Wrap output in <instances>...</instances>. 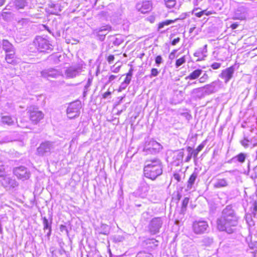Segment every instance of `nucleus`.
Here are the masks:
<instances>
[{
	"label": "nucleus",
	"mask_w": 257,
	"mask_h": 257,
	"mask_svg": "<svg viewBox=\"0 0 257 257\" xmlns=\"http://www.w3.org/2000/svg\"><path fill=\"white\" fill-rule=\"evenodd\" d=\"M238 217L231 205H227L222 211V214L217 220V227L220 231L230 234L235 230L238 224Z\"/></svg>",
	"instance_id": "1"
},
{
	"label": "nucleus",
	"mask_w": 257,
	"mask_h": 257,
	"mask_svg": "<svg viewBox=\"0 0 257 257\" xmlns=\"http://www.w3.org/2000/svg\"><path fill=\"white\" fill-rule=\"evenodd\" d=\"M144 172L147 178L155 180L163 172V165L161 160L157 158L146 160Z\"/></svg>",
	"instance_id": "2"
},
{
	"label": "nucleus",
	"mask_w": 257,
	"mask_h": 257,
	"mask_svg": "<svg viewBox=\"0 0 257 257\" xmlns=\"http://www.w3.org/2000/svg\"><path fill=\"white\" fill-rule=\"evenodd\" d=\"M34 43L38 50L40 52L49 53L53 50V46L49 41L42 37H37Z\"/></svg>",
	"instance_id": "3"
},
{
	"label": "nucleus",
	"mask_w": 257,
	"mask_h": 257,
	"mask_svg": "<svg viewBox=\"0 0 257 257\" xmlns=\"http://www.w3.org/2000/svg\"><path fill=\"white\" fill-rule=\"evenodd\" d=\"M81 107V102L79 100L70 103L67 109L68 117L70 119L78 117L80 115Z\"/></svg>",
	"instance_id": "4"
},
{
	"label": "nucleus",
	"mask_w": 257,
	"mask_h": 257,
	"mask_svg": "<svg viewBox=\"0 0 257 257\" xmlns=\"http://www.w3.org/2000/svg\"><path fill=\"white\" fill-rule=\"evenodd\" d=\"M209 228L208 222L202 219L195 220L192 224V229L194 233L202 234L207 231Z\"/></svg>",
	"instance_id": "5"
},
{
	"label": "nucleus",
	"mask_w": 257,
	"mask_h": 257,
	"mask_svg": "<svg viewBox=\"0 0 257 257\" xmlns=\"http://www.w3.org/2000/svg\"><path fill=\"white\" fill-rule=\"evenodd\" d=\"M28 113L32 122L37 124L44 117L43 113L35 106H31L28 108Z\"/></svg>",
	"instance_id": "6"
},
{
	"label": "nucleus",
	"mask_w": 257,
	"mask_h": 257,
	"mask_svg": "<svg viewBox=\"0 0 257 257\" xmlns=\"http://www.w3.org/2000/svg\"><path fill=\"white\" fill-rule=\"evenodd\" d=\"M222 87V82L219 79H217L204 86V88L205 90V92L207 95L217 92Z\"/></svg>",
	"instance_id": "7"
},
{
	"label": "nucleus",
	"mask_w": 257,
	"mask_h": 257,
	"mask_svg": "<svg viewBox=\"0 0 257 257\" xmlns=\"http://www.w3.org/2000/svg\"><path fill=\"white\" fill-rule=\"evenodd\" d=\"M54 149V143L46 141L41 143L40 146L37 148V153L40 156L47 155L51 153Z\"/></svg>",
	"instance_id": "8"
},
{
	"label": "nucleus",
	"mask_w": 257,
	"mask_h": 257,
	"mask_svg": "<svg viewBox=\"0 0 257 257\" xmlns=\"http://www.w3.org/2000/svg\"><path fill=\"white\" fill-rule=\"evenodd\" d=\"M162 224L163 221L161 218L155 217L153 218L149 225V229L150 233L152 234L158 233Z\"/></svg>",
	"instance_id": "9"
},
{
	"label": "nucleus",
	"mask_w": 257,
	"mask_h": 257,
	"mask_svg": "<svg viewBox=\"0 0 257 257\" xmlns=\"http://www.w3.org/2000/svg\"><path fill=\"white\" fill-rule=\"evenodd\" d=\"M41 74L42 77L49 79L51 78H56L59 76L62 75V72L59 70L50 68L42 71Z\"/></svg>",
	"instance_id": "10"
},
{
	"label": "nucleus",
	"mask_w": 257,
	"mask_h": 257,
	"mask_svg": "<svg viewBox=\"0 0 257 257\" xmlns=\"http://www.w3.org/2000/svg\"><path fill=\"white\" fill-rule=\"evenodd\" d=\"M161 149V145L159 143L154 140H151L148 143H146L144 151L147 153L154 154L158 152Z\"/></svg>",
	"instance_id": "11"
},
{
	"label": "nucleus",
	"mask_w": 257,
	"mask_h": 257,
	"mask_svg": "<svg viewBox=\"0 0 257 257\" xmlns=\"http://www.w3.org/2000/svg\"><path fill=\"white\" fill-rule=\"evenodd\" d=\"M14 174L18 179L22 180H27L30 178V172L28 169L24 167L20 166L14 169Z\"/></svg>",
	"instance_id": "12"
},
{
	"label": "nucleus",
	"mask_w": 257,
	"mask_h": 257,
	"mask_svg": "<svg viewBox=\"0 0 257 257\" xmlns=\"http://www.w3.org/2000/svg\"><path fill=\"white\" fill-rule=\"evenodd\" d=\"M1 182L2 186L7 190H11L18 186L16 180L8 176H3Z\"/></svg>",
	"instance_id": "13"
},
{
	"label": "nucleus",
	"mask_w": 257,
	"mask_h": 257,
	"mask_svg": "<svg viewBox=\"0 0 257 257\" xmlns=\"http://www.w3.org/2000/svg\"><path fill=\"white\" fill-rule=\"evenodd\" d=\"M234 71V66H231L222 70L221 73L219 75V77L224 80V83L227 84L233 77Z\"/></svg>",
	"instance_id": "14"
},
{
	"label": "nucleus",
	"mask_w": 257,
	"mask_h": 257,
	"mask_svg": "<svg viewBox=\"0 0 257 257\" xmlns=\"http://www.w3.org/2000/svg\"><path fill=\"white\" fill-rule=\"evenodd\" d=\"M82 71L80 66H71L65 70V76L66 78H73L79 76Z\"/></svg>",
	"instance_id": "15"
},
{
	"label": "nucleus",
	"mask_w": 257,
	"mask_h": 257,
	"mask_svg": "<svg viewBox=\"0 0 257 257\" xmlns=\"http://www.w3.org/2000/svg\"><path fill=\"white\" fill-rule=\"evenodd\" d=\"M136 9L142 14L147 13L152 9V3L150 1L139 2L136 5Z\"/></svg>",
	"instance_id": "16"
},
{
	"label": "nucleus",
	"mask_w": 257,
	"mask_h": 257,
	"mask_svg": "<svg viewBox=\"0 0 257 257\" xmlns=\"http://www.w3.org/2000/svg\"><path fill=\"white\" fill-rule=\"evenodd\" d=\"M111 27L108 25L102 26L99 29H96L94 30L93 33L95 34L98 38V39L103 41L105 38V35L107 34V32L109 31Z\"/></svg>",
	"instance_id": "17"
},
{
	"label": "nucleus",
	"mask_w": 257,
	"mask_h": 257,
	"mask_svg": "<svg viewBox=\"0 0 257 257\" xmlns=\"http://www.w3.org/2000/svg\"><path fill=\"white\" fill-rule=\"evenodd\" d=\"M247 157V154L243 153H240L237 155L232 157L231 159L229 160L227 162L229 164L232 163L238 162L240 164H243Z\"/></svg>",
	"instance_id": "18"
},
{
	"label": "nucleus",
	"mask_w": 257,
	"mask_h": 257,
	"mask_svg": "<svg viewBox=\"0 0 257 257\" xmlns=\"http://www.w3.org/2000/svg\"><path fill=\"white\" fill-rule=\"evenodd\" d=\"M246 9L244 7H240L235 12L234 19L244 20L246 16Z\"/></svg>",
	"instance_id": "19"
},
{
	"label": "nucleus",
	"mask_w": 257,
	"mask_h": 257,
	"mask_svg": "<svg viewBox=\"0 0 257 257\" xmlns=\"http://www.w3.org/2000/svg\"><path fill=\"white\" fill-rule=\"evenodd\" d=\"M198 177V173L196 172H194L190 176L188 181L186 187L187 190H190L194 188V185Z\"/></svg>",
	"instance_id": "20"
},
{
	"label": "nucleus",
	"mask_w": 257,
	"mask_h": 257,
	"mask_svg": "<svg viewBox=\"0 0 257 257\" xmlns=\"http://www.w3.org/2000/svg\"><path fill=\"white\" fill-rule=\"evenodd\" d=\"M2 46L6 53L15 51L13 45L7 40H3Z\"/></svg>",
	"instance_id": "21"
},
{
	"label": "nucleus",
	"mask_w": 257,
	"mask_h": 257,
	"mask_svg": "<svg viewBox=\"0 0 257 257\" xmlns=\"http://www.w3.org/2000/svg\"><path fill=\"white\" fill-rule=\"evenodd\" d=\"M16 118L9 115H4L2 116L1 122L3 124L12 125L15 123Z\"/></svg>",
	"instance_id": "22"
},
{
	"label": "nucleus",
	"mask_w": 257,
	"mask_h": 257,
	"mask_svg": "<svg viewBox=\"0 0 257 257\" xmlns=\"http://www.w3.org/2000/svg\"><path fill=\"white\" fill-rule=\"evenodd\" d=\"M207 45H205L202 48L199 49L196 52L194 53V56L199 58H203L206 57V53H207ZM200 59H198L197 61L200 60Z\"/></svg>",
	"instance_id": "23"
},
{
	"label": "nucleus",
	"mask_w": 257,
	"mask_h": 257,
	"mask_svg": "<svg viewBox=\"0 0 257 257\" xmlns=\"http://www.w3.org/2000/svg\"><path fill=\"white\" fill-rule=\"evenodd\" d=\"M203 72V70L200 69H197L191 73L189 75L185 77L186 80H195L198 78Z\"/></svg>",
	"instance_id": "24"
},
{
	"label": "nucleus",
	"mask_w": 257,
	"mask_h": 257,
	"mask_svg": "<svg viewBox=\"0 0 257 257\" xmlns=\"http://www.w3.org/2000/svg\"><path fill=\"white\" fill-rule=\"evenodd\" d=\"M205 90L203 87L195 88L192 90V94L199 98H202L205 96L207 95L205 92Z\"/></svg>",
	"instance_id": "25"
},
{
	"label": "nucleus",
	"mask_w": 257,
	"mask_h": 257,
	"mask_svg": "<svg viewBox=\"0 0 257 257\" xmlns=\"http://www.w3.org/2000/svg\"><path fill=\"white\" fill-rule=\"evenodd\" d=\"M228 185V182L226 179H217L213 184V187L215 188H220L225 187Z\"/></svg>",
	"instance_id": "26"
},
{
	"label": "nucleus",
	"mask_w": 257,
	"mask_h": 257,
	"mask_svg": "<svg viewBox=\"0 0 257 257\" xmlns=\"http://www.w3.org/2000/svg\"><path fill=\"white\" fill-rule=\"evenodd\" d=\"M51 223L52 221H49L48 219L46 217H44L43 218V224L44 226V230L45 231L46 230H48L47 233V236L49 237L51 234Z\"/></svg>",
	"instance_id": "27"
},
{
	"label": "nucleus",
	"mask_w": 257,
	"mask_h": 257,
	"mask_svg": "<svg viewBox=\"0 0 257 257\" xmlns=\"http://www.w3.org/2000/svg\"><path fill=\"white\" fill-rule=\"evenodd\" d=\"M12 4L16 9H23L27 5L26 0H13Z\"/></svg>",
	"instance_id": "28"
},
{
	"label": "nucleus",
	"mask_w": 257,
	"mask_h": 257,
	"mask_svg": "<svg viewBox=\"0 0 257 257\" xmlns=\"http://www.w3.org/2000/svg\"><path fill=\"white\" fill-rule=\"evenodd\" d=\"M15 56V51L9 53H6L5 59L7 63L13 64L14 62Z\"/></svg>",
	"instance_id": "29"
},
{
	"label": "nucleus",
	"mask_w": 257,
	"mask_h": 257,
	"mask_svg": "<svg viewBox=\"0 0 257 257\" xmlns=\"http://www.w3.org/2000/svg\"><path fill=\"white\" fill-rule=\"evenodd\" d=\"M49 7L50 8L53 9L50 12L52 14L57 15L61 11V10L59 9L60 6L58 4L51 3L49 4Z\"/></svg>",
	"instance_id": "30"
},
{
	"label": "nucleus",
	"mask_w": 257,
	"mask_h": 257,
	"mask_svg": "<svg viewBox=\"0 0 257 257\" xmlns=\"http://www.w3.org/2000/svg\"><path fill=\"white\" fill-rule=\"evenodd\" d=\"M184 156V152L183 150H180L176 153L174 158L175 160L178 161L179 162H182Z\"/></svg>",
	"instance_id": "31"
},
{
	"label": "nucleus",
	"mask_w": 257,
	"mask_h": 257,
	"mask_svg": "<svg viewBox=\"0 0 257 257\" xmlns=\"http://www.w3.org/2000/svg\"><path fill=\"white\" fill-rule=\"evenodd\" d=\"M186 57L185 56H183L182 57L180 58L179 59H178L176 61L175 63V67L176 68H178L180 66H181L182 65L184 64L186 62Z\"/></svg>",
	"instance_id": "32"
},
{
	"label": "nucleus",
	"mask_w": 257,
	"mask_h": 257,
	"mask_svg": "<svg viewBox=\"0 0 257 257\" xmlns=\"http://www.w3.org/2000/svg\"><path fill=\"white\" fill-rule=\"evenodd\" d=\"M206 3L205 0H193V4L195 7H203Z\"/></svg>",
	"instance_id": "33"
},
{
	"label": "nucleus",
	"mask_w": 257,
	"mask_h": 257,
	"mask_svg": "<svg viewBox=\"0 0 257 257\" xmlns=\"http://www.w3.org/2000/svg\"><path fill=\"white\" fill-rule=\"evenodd\" d=\"M175 21L173 20H166L165 21L160 23L158 26V29H161L164 27L165 26H168L171 24H173Z\"/></svg>",
	"instance_id": "34"
},
{
	"label": "nucleus",
	"mask_w": 257,
	"mask_h": 257,
	"mask_svg": "<svg viewBox=\"0 0 257 257\" xmlns=\"http://www.w3.org/2000/svg\"><path fill=\"white\" fill-rule=\"evenodd\" d=\"M101 233L103 234H107L109 233V227L105 224H102L100 226Z\"/></svg>",
	"instance_id": "35"
},
{
	"label": "nucleus",
	"mask_w": 257,
	"mask_h": 257,
	"mask_svg": "<svg viewBox=\"0 0 257 257\" xmlns=\"http://www.w3.org/2000/svg\"><path fill=\"white\" fill-rule=\"evenodd\" d=\"M202 8V7H200V8H198V7H196V8H195L193 11V13H194V15L198 18L201 17L204 15V14L206 12V10L201 11L199 12H195L197 10L201 9Z\"/></svg>",
	"instance_id": "36"
},
{
	"label": "nucleus",
	"mask_w": 257,
	"mask_h": 257,
	"mask_svg": "<svg viewBox=\"0 0 257 257\" xmlns=\"http://www.w3.org/2000/svg\"><path fill=\"white\" fill-rule=\"evenodd\" d=\"M189 199L188 197H185L182 203L181 211L184 212L186 210V207L188 204Z\"/></svg>",
	"instance_id": "37"
},
{
	"label": "nucleus",
	"mask_w": 257,
	"mask_h": 257,
	"mask_svg": "<svg viewBox=\"0 0 257 257\" xmlns=\"http://www.w3.org/2000/svg\"><path fill=\"white\" fill-rule=\"evenodd\" d=\"M167 7L172 8L176 5V0H164Z\"/></svg>",
	"instance_id": "38"
},
{
	"label": "nucleus",
	"mask_w": 257,
	"mask_h": 257,
	"mask_svg": "<svg viewBox=\"0 0 257 257\" xmlns=\"http://www.w3.org/2000/svg\"><path fill=\"white\" fill-rule=\"evenodd\" d=\"M136 257H153V256L151 253L141 251L137 254Z\"/></svg>",
	"instance_id": "39"
},
{
	"label": "nucleus",
	"mask_w": 257,
	"mask_h": 257,
	"mask_svg": "<svg viewBox=\"0 0 257 257\" xmlns=\"http://www.w3.org/2000/svg\"><path fill=\"white\" fill-rule=\"evenodd\" d=\"M123 42V39L120 36L115 38V40L113 41V44L115 46H119Z\"/></svg>",
	"instance_id": "40"
},
{
	"label": "nucleus",
	"mask_w": 257,
	"mask_h": 257,
	"mask_svg": "<svg viewBox=\"0 0 257 257\" xmlns=\"http://www.w3.org/2000/svg\"><path fill=\"white\" fill-rule=\"evenodd\" d=\"M159 74V71L156 68H152L151 71V74L149 76L150 78L156 77Z\"/></svg>",
	"instance_id": "41"
},
{
	"label": "nucleus",
	"mask_w": 257,
	"mask_h": 257,
	"mask_svg": "<svg viewBox=\"0 0 257 257\" xmlns=\"http://www.w3.org/2000/svg\"><path fill=\"white\" fill-rule=\"evenodd\" d=\"M163 62V58L161 55H158L155 58V63L157 66L159 67Z\"/></svg>",
	"instance_id": "42"
},
{
	"label": "nucleus",
	"mask_w": 257,
	"mask_h": 257,
	"mask_svg": "<svg viewBox=\"0 0 257 257\" xmlns=\"http://www.w3.org/2000/svg\"><path fill=\"white\" fill-rule=\"evenodd\" d=\"M209 78V76L207 74L204 73L203 75L199 78V81L200 83L205 82Z\"/></svg>",
	"instance_id": "43"
},
{
	"label": "nucleus",
	"mask_w": 257,
	"mask_h": 257,
	"mask_svg": "<svg viewBox=\"0 0 257 257\" xmlns=\"http://www.w3.org/2000/svg\"><path fill=\"white\" fill-rule=\"evenodd\" d=\"M187 149L188 152H190V153H192V156H193L194 157H196L199 153V152L196 149L193 150L192 148L190 147H188Z\"/></svg>",
	"instance_id": "44"
},
{
	"label": "nucleus",
	"mask_w": 257,
	"mask_h": 257,
	"mask_svg": "<svg viewBox=\"0 0 257 257\" xmlns=\"http://www.w3.org/2000/svg\"><path fill=\"white\" fill-rule=\"evenodd\" d=\"M92 81V77H90L88 79L87 83L84 86V90L88 91V89H89V87L90 86V85H91Z\"/></svg>",
	"instance_id": "45"
},
{
	"label": "nucleus",
	"mask_w": 257,
	"mask_h": 257,
	"mask_svg": "<svg viewBox=\"0 0 257 257\" xmlns=\"http://www.w3.org/2000/svg\"><path fill=\"white\" fill-rule=\"evenodd\" d=\"M221 67V64L217 62H214L211 65V67L214 70L218 69Z\"/></svg>",
	"instance_id": "46"
},
{
	"label": "nucleus",
	"mask_w": 257,
	"mask_h": 257,
	"mask_svg": "<svg viewBox=\"0 0 257 257\" xmlns=\"http://www.w3.org/2000/svg\"><path fill=\"white\" fill-rule=\"evenodd\" d=\"M173 177L175 180L177 181V182H179L181 181V175L178 173H175L173 175Z\"/></svg>",
	"instance_id": "47"
},
{
	"label": "nucleus",
	"mask_w": 257,
	"mask_h": 257,
	"mask_svg": "<svg viewBox=\"0 0 257 257\" xmlns=\"http://www.w3.org/2000/svg\"><path fill=\"white\" fill-rule=\"evenodd\" d=\"M248 142L249 141L247 139L244 138V140L241 141V144L244 148H246L248 147Z\"/></svg>",
	"instance_id": "48"
},
{
	"label": "nucleus",
	"mask_w": 257,
	"mask_h": 257,
	"mask_svg": "<svg viewBox=\"0 0 257 257\" xmlns=\"http://www.w3.org/2000/svg\"><path fill=\"white\" fill-rule=\"evenodd\" d=\"M127 85L128 84L125 83L124 82H122L119 86L118 91H121L122 90H124Z\"/></svg>",
	"instance_id": "49"
},
{
	"label": "nucleus",
	"mask_w": 257,
	"mask_h": 257,
	"mask_svg": "<svg viewBox=\"0 0 257 257\" xmlns=\"http://www.w3.org/2000/svg\"><path fill=\"white\" fill-rule=\"evenodd\" d=\"M114 59V56L112 55H110L107 57V61H108L109 64H111V63H112Z\"/></svg>",
	"instance_id": "50"
},
{
	"label": "nucleus",
	"mask_w": 257,
	"mask_h": 257,
	"mask_svg": "<svg viewBox=\"0 0 257 257\" xmlns=\"http://www.w3.org/2000/svg\"><path fill=\"white\" fill-rule=\"evenodd\" d=\"M192 157V153H190V152H188V155L185 159V162H189L190 161V160L191 159Z\"/></svg>",
	"instance_id": "51"
},
{
	"label": "nucleus",
	"mask_w": 257,
	"mask_h": 257,
	"mask_svg": "<svg viewBox=\"0 0 257 257\" xmlns=\"http://www.w3.org/2000/svg\"><path fill=\"white\" fill-rule=\"evenodd\" d=\"M18 125L19 126H20L22 128H27L28 127V124L27 123L23 122L22 120L20 121V123H18Z\"/></svg>",
	"instance_id": "52"
},
{
	"label": "nucleus",
	"mask_w": 257,
	"mask_h": 257,
	"mask_svg": "<svg viewBox=\"0 0 257 257\" xmlns=\"http://www.w3.org/2000/svg\"><path fill=\"white\" fill-rule=\"evenodd\" d=\"M117 77L115 75H111L110 76H109V78H108V82H107V83H111L113 80H114Z\"/></svg>",
	"instance_id": "53"
},
{
	"label": "nucleus",
	"mask_w": 257,
	"mask_h": 257,
	"mask_svg": "<svg viewBox=\"0 0 257 257\" xmlns=\"http://www.w3.org/2000/svg\"><path fill=\"white\" fill-rule=\"evenodd\" d=\"M180 40V39L179 37L175 38L172 41L171 44L173 46L176 45L178 43H179Z\"/></svg>",
	"instance_id": "54"
},
{
	"label": "nucleus",
	"mask_w": 257,
	"mask_h": 257,
	"mask_svg": "<svg viewBox=\"0 0 257 257\" xmlns=\"http://www.w3.org/2000/svg\"><path fill=\"white\" fill-rule=\"evenodd\" d=\"M204 146L205 145L203 143H201L197 147L196 150L199 152L203 149Z\"/></svg>",
	"instance_id": "55"
},
{
	"label": "nucleus",
	"mask_w": 257,
	"mask_h": 257,
	"mask_svg": "<svg viewBox=\"0 0 257 257\" xmlns=\"http://www.w3.org/2000/svg\"><path fill=\"white\" fill-rule=\"evenodd\" d=\"M131 79H132V78L129 77H128V76H126V77H125V80L123 81V82H124L125 83H126V84H128H128H130V82H131Z\"/></svg>",
	"instance_id": "56"
},
{
	"label": "nucleus",
	"mask_w": 257,
	"mask_h": 257,
	"mask_svg": "<svg viewBox=\"0 0 257 257\" xmlns=\"http://www.w3.org/2000/svg\"><path fill=\"white\" fill-rule=\"evenodd\" d=\"M158 241L157 240H156V239H155L154 238H152V239L150 240V242L149 243H152L154 244L155 246H156L158 245Z\"/></svg>",
	"instance_id": "57"
},
{
	"label": "nucleus",
	"mask_w": 257,
	"mask_h": 257,
	"mask_svg": "<svg viewBox=\"0 0 257 257\" xmlns=\"http://www.w3.org/2000/svg\"><path fill=\"white\" fill-rule=\"evenodd\" d=\"M175 52H176V51L174 50L173 52H172L170 54V55L169 56V58L170 59H173L174 58Z\"/></svg>",
	"instance_id": "58"
},
{
	"label": "nucleus",
	"mask_w": 257,
	"mask_h": 257,
	"mask_svg": "<svg viewBox=\"0 0 257 257\" xmlns=\"http://www.w3.org/2000/svg\"><path fill=\"white\" fill-rule=\"evenodd\" d=\"M111 92L110 91H106L103 94V98H106L108 96L110 95Z\"/></svg>",
	"instance_id": "59"
},
{
	"label": "nucleus",
	"mask_w": 257,
	"mask_h": 257,
	"mask_svg": "<svg viewBox=\"0 0 257 257\" xmlns=\"http://www.w3.org/2000/svg\"><path fill=\"white\" fill-rule=\"evenodd\" d=\"M133 69L131 68L128 73L126 74V76L132 78V76L133 75Z\"/></svg>",
	"instance_id": "60"
},
{
	"label": "nucleus",
	"mask_w": 257,
	"mask_h": 257,
	"mask_svg": "<svg viewBox=\"0 0 257 257\" xmlns=\"http://www.w3.org/2000/svg\"><path fill=\"white\" fill-rule=\"evenodd\" d=\"M254 177L257 178V165L253 169Z\"/></svg>",
	"instance_id": "61"
},
{
	"label": "nucleus",
	"mask_w": 257,
	"mask_h": 257,
	"mask_svg": "<svg viewBox=\"0 0 257 257\" xmlns=\"http://www.w3.org/2000/svg\"><path fill=\"white\" fill-rule=\"evenodd\" d=\"M142 187L145 188V191H147V192L148 191V190L149 189V187L147 184H146V183L143 184Z\"/></svg>",
	"instance_id": "62"
},
{
	"label": "nucleus",
	"mask_w": 257,
	"mask_h": 257,
	"mask_svg": "<svg viewBox=\"0 0 257 257\" xmlns=\"http://www.w3.org/2000/svg\"><path fill=\"white\" fill-rule=\"evenodd\" d=\"M238 26V24L233 23L231 25L230 27L232 28V29L234 30V29H236Z\"/></svg>",
	"instance_id": "63"
},
{
	"label": "nucleus",
	"mask_w": 257,
	"mask_h": 257,
	"mask_svg": "<svg viewBox=\"0 0 257 257\" xmlns=\"http://www.w3.org/2000/svg\"><path fill=\"white\" fill-rule=\"evenodd\" d=\"M5 170V167L3 165H0V173Z\"/></svg>",
	"instance_id": "64"
}]
</instances>
